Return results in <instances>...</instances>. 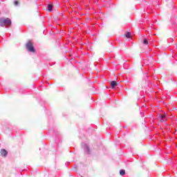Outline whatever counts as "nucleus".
I'll return each instance as SVG.
<instances>
[{"instance_id": "9", "label": "nucleus", "mask_w": 177, "mask_h": 177, "mask_svg": "<svg viewBox=\"0 0 177 177\" xmlns=\"http://www.w3.org/2000/svg\"><path fill=\"white\" fill-rule=\"evenodd\" d=\"M125 37H126V38H131V32H126Z\"/></svg>"}, {"instance_id": "2", "label": "nucleus", "mask_w": 177, "mask_h": 177, "mask_svg": "<svg viewBox=\"0 0 177 177\" xmlns=\"http://www.w3.org/2000/svg\"><path fill=\"white\" fill-rule=\"evenodd\" d=\"M82 148L84 149V153H86L87 155H91V151L88 144H85L84 142H83L82 144Z\"/></svg>"}, {"instance_id": "8", "label": "nucleus", "mask_w": 177, "mask_h": 177, "mask_svg": "<svg viewBox=\"0 0 177 177\" xmlns=\"http://www.w3.org/2000/svg\"><path fill=\"white\" fill-rule=\"evenodd\" d=\"M143 44H144V45H149V41H148L147 38H144Z\"/></svg>"}, {"instance_id": "5", "label": "nucleus", "mask_w": 177, "mask_h": 177, "mask_svg": "<svg viewBox=\"0 0 177 177\" xmlns=\"http://www.w3.org/2000/svg\"><path fill=\"white\" fill-rule=\"evenodd\" d=\"M159 120H160V122L165 123L166 122V115L165 114L160 115Z\"/></svg>"}, {"instance_id": "6", "label": "nucleus", "mask_w": 177, "mask_h": 177, "mask_svg": "<svg viewBox=\"0 0 177 177\" xmlns=\"http://www.w3.org/2000/svg\"><path fill=\"white\" fill-rule=\"evenodd\" d=\"M118 83L116 82V80H112L111 82V88H115V87H116Z\"/></svg>"}, {"instance_id": "10", "label": "nucleus", "mask_w": 177, "mask_h": 177, "mask_svg": "<svg viewBox=\"0 0 177 177\" xmlns=\"http://www.w3.org/2000/svg\"><path fill=\"white\" fill-rule=\"evenodd\" d=\"M125 173H126L125 169H120V175H122V176L125 175Z\"/></svg>"}, {"instance_id": "11", "label": "nucleus", "mask_w": 177, "mask_h": 177, "mask_svg": "<svg viewBox=\"0 0 177 177\" xmlns=\"http://www.w3.org/2000/svg\"><path fill=\"white\" fill-rule=\"evenodd\" d=\"M77 168H78V166H77V165H74L73 169H74L75 171H77Z\"/></svg>"}, {"instance_id": "3", "label": "nucleus", "mask_w": 177, "mask_h": 177, "mask_svg": "<svg viewBox=\"0 0 177 177\" xmlns=\"http://www.w3.org/2000/svg\"><path fill=\"white\" fill-rule=\"evenodd\" d=\"M26 49L32 53H35V48H34V46L32 45V42L31 41H28L26 44Z\"/></svg>"}, {"instance_id": "1", "label": "nucleus", "mask_w": 177, "mask_h": 177, "mask_svg": "<svg viewBox=\"0 0 177 177\" xmlns=\"http://www.w3.org/2000/svg\"><path fill=\"white\" fill-rule=\"evenodd\" d=\"M6 25L11 26L12 20L9 19V17H7L6 19H5L4 17H1V19H0V26L1 27H4V26Z\"/></svg>"}, {"instance_id": "13", "label": "nucleus", "mask_w": 177, "mask_h": 177, "mask_svg": "<svg viewBox=\"0 0 177 177\" xmlns=\"http://www.w3.org/2000/svg\"><path fill=\"white\" fill-rule=\"evenodd\" d=\"M81 177H84V176H81Z\"/></svg>"}, {"instance_id": "12", "label": "nucleus", "mask_w": 177, "mask_h": 177, "mask_svg": "<svg viewBox=\"0 0 177 177\" xmlns=\"http://www.w3.org/2000/svg\"><path fill=\"white\" fill-rule=\"evenodd\" d=\"M14 3H15V6H17L19 5L18 1H15Z\"/></svg>"}, {"instance_id": "7", "label": "nucleus", "mask_w": 177, "mask_h": 177, "mask_svg": "<svg viewBox=\"0 0 177 177\" xmlns=\"http://www.w3.org/2000/svg\"><path fill=\"white\" fill-rule=\"evenodd\" d=\"M53 9V5L48 4V5L47 6L46 10H47L48 12H52Z\"/></svg>"}, {"instance_id": "4", "label": "nucleus", "mask_w": 177, "mask_h": 177, "mask_svg": "<svg viewBox=\"0 0 177 177\" xmlns=\"http://www.w3.org/2000/svg\"><path fill=\"white\" fill-rule=\"evenodd\" d=\"M0 153L1 154V156H3V158H7L8 155V151H6V149H1L0 151Z\"/></svg>"}]
</instances>
